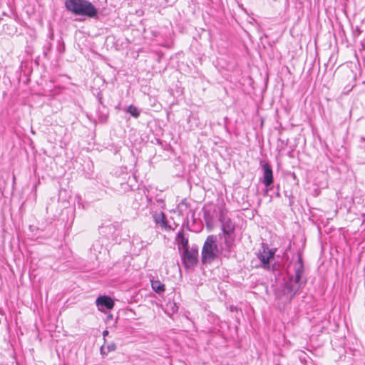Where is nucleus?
Returning <instances> with one entry per match:
<instances>
[{"mask_svg":"<svg viewBox=\"0 0 365 365\" xmlns=\"http://www.w3.org/2000/svg\"><path fill=\"white\" fill-rule=\"evenodd\" d=\"M65 6L68 11L76 15L93 18L97 16V9L86 0H66Z\"/></svg>","mask_w":365,"mask_h":365,"instance_id":"obj_1","label":"nucleus"},{"mask_svg":"<svg viewBox=\"0 0 365 365\" xmlns=\"http://www.w3.org/2000/svg\"><path fill=\"white\" fill-rule=\"evenodd\" d=\"M219 253L215 236L210 235L207 237L202 250V261L203 263L212 262Z\"/></svg>","mask_w":365,"mask_h":365,"instance_id":"obj_2","label":"nucleus"},{"mask_svg":"<svg viewBox=\"0 0 365 365\" xmlns=\"http://www.w3.org/2000/svg\"><path fill=\"white\" fill-rule=\"evenodd\" d=\"M198 251L197 249H186L183 252V262L187 268L195 266L197 262Z\"/></svg>","mask_w":365,"mask_h":365,"instance_id":"obj_3","label":"nucleus"},{"mask_svg":"<svg viewBox=\"0 0 365 365\" xmlns=\"http://www.w3.org/2000/svg\"><path fill=\"white\" fill-rule=\"evenodd\" d=\"M274 251L269 249L268 247H263L262 251L257 255L258 259L262 263L264 268L268 269L269 267L270 259L274 257Z\"/></svg>","mask_w":365,"mask_h":365,"instance_id":"obj_4","label":"nucleus"},{"mask_svg":"<svg viewBox=\"0 0 365 365\" xmlns=\"http://www.w3.org/2000/svg\"><path fill=\"white\" fill-rule=\"evenodd\" d=\"M262 182L265 186H269L273 182L272 169L270 165L264 163L262 165Z\"/></svg>","mask_w":365,"mask_h":365,"instance_id":"obj_5","label":"nucleus"},{"mask_svg":"<svg viewBox=\"0 0 365 365\" xmlns=\"http://www.w3.org/2000/svg\"><path fill=\"white\" fill-rule=\"evenodd\" d=\"M97 306L105 307L108 309H111L114 307V302L112 299L107 296H101L96 299Z\"/></svg>","mask_w":365,"mask_h":365,"instance_id":"obj_6","label":"nucleus"},{"mask_svg":"<svg viewBox=\"0 0 365 365\" xmlns=\"http://www.w3.org/2000/svg\"><path fill=\"white\" fill-rule=\"evenodd\" d=\"M222 230L225 235H231L235 230V225L230 220H225L222 222Z\"/></svg>","mask_w":365,"mask_h":365,"instance_id":"obj_7","label":"nucleus"},{"mask_svg":"<svg viewBox=\"0 0 365 365\" xmlns=\"http://www.w3.org/2000/svg\"><path fill=\"white\" fill-rule=\"evenodd\" d=\"M177 240L179 243V249H182L183 250L188 249V240L185 237L182 232H178Z\"/></svg>","mask_w":365,"mask_h":365,"instance_id":"obj_8","label":"nucleus"},{"mask_svg":"<svg viewBox=\"0 0 365 365\" xmlns=\"http://www.w3.org/2000/svg\"><path fill=\"white\" fill-rule=\"evenodd\" d=\"M295 275L292 278V279L296 283H299L302 277V274L303 273V266L301 263V262H299L295 264Z\"/></svg>","mask_w":365,"mask_h":365,"instance_id":"obj_9","label":"nucleus"},{"mask_svg":"<svg viewBox=\"0 0 365 365\" xmlns=\"http://www.w3.org/2000/svg\"><path fill=\"white\" fill-rule=\"evenodd\" d=\"M151 286L153 289L158 292L161 293L165 291V285L159 280H155L151 282Z\"/></svg>","mask_w":365,"mask_h":365,"instance_id":"obj_10","label":"nucleus"},{"mask_svg":"<svg viewBox=\"0 0 365 365\" xmlns=\"http://www.w3.org/2000/svg\"><path fill=\"white\" fill-rule=\"evenodd\" d=\"M126 111L135 118H138L140 115V111L138 108L133 105L129 106L127 108Z\"/></svg>","mask_w":365,"mask_h":365,"instance_id":"obj_11","label":"nucleus"},{"mask_svg":"<svg viewBox=\"0 0 365 365\" xmlns=\"http://www.w3.org/2000/svg\"><path fill=\"white\" fill-rule=\"evenodd\" d=\"M225 242V244L227 245V246L229 248H230L233 245L234 239L230 236V235H226Z\"/></svg>","mask_w":365,"mask_h":365,"instance_id":"obj_12","label":"nucleus"},{"mask_svg":"<svg viewBox=\"0 0 365 365\" xmlns=\"http://www.w3.org/2000/svg\"><path fill=\"white\" fill-rule=\"evenodd\" d=\"M106 348L107 349V352H110V351H113L115 350L116 346L114 342H111L108 346H106Z\"/></svg>","mask_w":365,"mask_h":365,"instance_id":"obj_13","label":"nucleus"},{"mask_svg":"<svg viewBox=\"0 0 365 365\" xmlns=\"http://www.w3.org/2000/svg\"><path fill=\"white\" fill-rule=\"evenodd\" d=\"M101 354L103 356L107 355L109 352H107V349L104 345L101 346L100 349Z\"/></svg>","mask_w":365,"mask_h":365,"instance_id":"obj_14","label":"nucleus"},{"mask_svg":"<svg viewBox=\"0 0 365 365\" xmlns=\"http://www.w3.org/2000/svg\"><path fill=\"white\" fill-rule=\"evenodd\" d=\"M108 330H104L103 331V340H104V343H106V336L108 335Z\"/></svg>","mask_w":365,"mask_h":365,"instance_id":"obj_15","label":"nucleus"}]
</instances>
